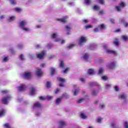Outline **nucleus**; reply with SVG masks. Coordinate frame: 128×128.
<instances>
[{"label":"nucleus","mask_w":128,"mask_h":128,"mask_svg":"<svg viewBox=\"0 0 128 128\" xmlns=\"http://www.w3.org/2000/svg\"><path fill=\"white\" fill-rule=\"evenodd\" d=\"M26 24H28V22L26 20H22L19 23V26L22 30L26 32H30V28L26 26Z\"/></svg>","instance_id":"1"},{"label":"nucleus","mask_w":128,"mask_h":128,"mask_svg":"<svg viewBox=\"0 0 128 128\" xmlns=\"http://www.w3.org/2000/svg\"><path fill=\"white\" fill-rule=\"evenodd\" d=\"M126 4L124 2H120L119 4V6H115V10H117V12H122V10L123 8H124Z\"/></svg>","instance_id":"2"},{"label":"nucleus","mask_w":128,"mask_h":128,"mask_svg":"<svg viewBox=\"0 0 128 128\" xmlns=\"http://www.w3.org/2000/svg\"><path fill=\"white\" fill-rule=\"evenodd\" d=\"M104 28H106V26L104 24H102L99 25L98 28H95L94 30V32H100V30H104Z\"/></svg>","instance_id":"3"},{"label":"nucleus","mask_w":128,"mask_h":128,"mask_svg":"<svg viewBox=\"0 0 128 128\" xmlns=\"http://www.w3.org/2000/svg\"><path fill=\"white\" fill-rule=\"evenodd\" d=\"M22 77L26 80H30L32 78V73L30 72H26L22 74Z\"/></svg>","instance_id":"4"},{"label":"nucleus","mask_w":128,"mask_h":128,"mask_svg":"<svg viewBox=\"0 0 128 128\" xmlns=\"http://www.w3.org/2000/svg\"><path fill=\"white\" fill-rule=\"evenodd\" d=\"M68 98V94H64L61 98H58L56 100V104H60V102H62V98Z\"/></svg>","instance_id":"5"},{"label":"nucleus","mask_w":128,"mask_h":128,"mask_svg":"<svg viewBox=\"0 0 128 128\" xmlns=\"http://www.w3.org/2000/svg\"><path fill=\"white\" fill-rule=\"evenodd\" d=\"M84 42H86V37L82 36L79 40V46H82V44H84Z\"/></svg>","instance_id":"6"},{"label":"nucleus","mask_w":128,"mask_h":128,"mask_svg":"<svg viewBox=\"0 0 128 128\" xmlns=\"http://www.w3.org/2000/svg\"><path fill=\"white\" fill-rule=\"evenodd\" d=\"M39 98L41 100H52V99L54 98V97L52 96H47L46 97L40 96Z\"/></svg>","instance_id":"7"},{"label":"nucleus","mask_w":128,"mask_h":128,"mask_svg":"<svg viewBox=\"0 0 128 128\" xmlns=\"http://www.w3.org/2000/svg\"><path fill=\"white\" fill-rule=\"evenodd\" d=\"M46 52L44 51H42V53L38 54L37 56L40 60H42L46 56Z\"/></svg>","instance_id":"8"},{"label":"nucleus","mask_w":128,"mask_h":128,"mask_svg":"<svg viewBox=\"0 0 128 128\" xmlns=\"http://www.w3.org/2000/svg\"><path fill=\"white\" fill-rule=\"evenodd\" d=\"M58 80L62 82L60 84V86H64V82H66V80L64 78H62L60 77L58 78Z\"/></svg>","instance_id":"9"},{"label":"nucleus","mask_w":128,"mask_h":128,"mask_svg":"<svg viewBox=\"0 0 128 128\" xmlns=\"http://www.w3.org/2000/svg\"><path fill=\"white\" fill-rule=\"evenodd\" d=\"M10 100V97L8 96L6 98H3L2 101L3 104H8V100Z\"/></svg>","instance_id":"10"},{"label":"nucleus","mask_w":128,"mask_h":128,"mask_svg":"<svg viewBox=\"0 0 128 128\" xmlns=\"http://www.w3.org/2000/svg\"><path fill=\"white\" fill-rule=\"evenodd\" d=\"M72 92L74 96H76L78 92V89L76 88V86L74 85V89L72 90Z\"/></svg>","instance_id":"11"},{"label":"nucleus","mask_w":128,"mask_h":128,"mask_svg":"<svg viewBox=\"0 0 128 128\" xmlns=\"http://www.w3.org/2000/svg\"><path fill=\"white\" fill-rule=\"evenodd\" d=\"M36 74L37 76H42V72L40 69L36 70Z\"/></svg>","instance_id":"12"},{"label":"nucleus","mask_w":128,"mask_h":128,"mask_svg":"<svg viewBox=\"0 0 128 128\" xmlns=\"http://www.w3.org/2000/svg\"><path fill=\"white\" fill-rule=\"evenodd\" d=\"M68 16H65L63 18L58 19V20L60 22H63L64 23V22H66V20H68Z\"/></svg>","instance_id":"13"},{"label":"nucleus","mask_w":128,"mask_h":128,"mask_svg":"<svg viewBox=\"0 0 128 128\" xmlns=\"http://www.w3.org/2000/svg\"><path fill=\"white\" fill-rule=\"evenodd\" d=\"M26 88V85L22 84L18 88V90H19V92H22V90H24V88Z\"/></svg>","instance_id":"14"},{"label":"nucleus","mask_w":128,"mask_h":128,"mask_svg":"<svg viewBox=\"0 0 128 128\" xmlns=\"http://www.w3.org/2000/svg\"><path fill=\"white\" fill-rule=\"evenodd\" d=\"M35 92H36V88H31L30 90V95L34 96Z\"/></svg>","instance_id":"15"},{"label":"nucleus","mask_w":128,"mask_h":128,"mask_svg":"<svg viewBox=\"0 0 128 128\" xmlns=\"http://www.w3.org/2000/svg\"><path fill=\"white\" fill-rule=\"evenodd\" d=\"M83 58L84 60H88L90 58V55L88 54H85L83 56Z\"/></svg>","instance_id":"16"},{"label":"nucleus","mask_w":128,"mask_h":128,"mask_svg":"<svg viewBox=\"0 0 128 128\" xmlns=\"http://www.w3.org/2000/svg\"><path fill=\"white\" fill-rule=\"evenodd\" d=\"M119 98L120 100H126V96L124 94H120L119 96Z\"/></svg>","instance_id":"17"},{"label":"nucleus","mask_w":128,"mask_h":128,"mask_svg":"<svg viewBox=\"0 0 128 128\" xmlns=\"http://www.w3.org/2000/svg\"><path fill=\"white\" fill-rule=\"evenodd\" d=\"M107 54H116V52L108 49L106 50Z\"/></svg>","instance_id":"18"},{"label":"nucleus","mask_w":128,"mask_h":128,"mask_svg":"<svg viewBox=\"0 0 128 128\" xmlns=\"http://www.w3.org/2000/svg\"><path fill=\"white\" fill-rule=\"evenodd\" d=\"M40 106H42V104L38 102L35 103L34 106V108H40Z\"/></svg>","instance_id":"19"},{"label":"nucleus","mask_w":128,"mask_h":128,"mask_svg":"<svg viewBox=\"0 0 128 128\" xmlns=\"http://www.w3.org/2000/svg\"><path fill=\"white\" fill-rule=\"evenodd\" d=\"M88 74H94V69H89Z\"/></svg>","instance_id":"20"},{"label":"nucleus","mask_w":128,"mask_h":128,"mask_svg":"<svg viewBox=\"0 0 128 128\" xmlns=\"http://www.w3.org/2000/svg\"><path fill=\"white\" fill-rule=\"evenodd\" d=\"M50 70L52 76H53L54 74H56V69H54V68H50Z\"/></svg>","instance_id":"21"},{"label":"nucleus","mask_w":128,"mask_h":128,"mask_svg":"<svg viewBox=\"0 0 128 128\" xmlns=\"http://www.w3.org/2000/svg\"><path fill=\"white\" fill-rule=\"evenodd\" d=\"M80 118H82L83 120H86V118H88V116H86L84 114L82 113L80 114Z\"/></svg>","instance_id":"22"},{"label":"nucleus","mask_w":128,"mask_h":128,"mask_svg":"<svg viewBox=\"0 0 128 128\" xmlns=\"http://www.w3.org/2000/svg\"><path fill=\"white\" fill-rule=\"evenodd\" d=\"M76 46V44H71L68 46V48H74Z\"/></svg>","instance_id":"23"},{"label":"nucleus","mask_w":128,"mask_h":128,"mask_svg":"<svg viewBox=\"0 0 128 128\" xmlns=\"http://www.w3.org/2000/svg\"><path fill=\"white\" fill-rule=\"evenodd\" d=\"M52 38H58V35L56 33H54L51 35Z\"/></svg>","instance_id":"24"},{"label":"nucleus","mask_w":128,"mask_h":128,"mask_svg":"<svg viewBox=\"0 0 128 128\" xmlns=\"http://www.w3.org/2000/svg\"><path fill=\"white\" fill-rule=\"evenodd\" d=\"M4 114H6V110H2L0 112V118L2 116H4Z\"/></svg>","instance_id":"25"},{"label":"nucleus","mask_w":128,"mask_h":128,"mask_svg":"<svg viewBox=\"0 0 128 128\" xmlns=\"http://www.w3.org/2000/svg\"><path fill=\"white\" fill-rule=\"evenodd\" d=\"M50 86H52V84H50V82H47L46 83V86L47 88H50Z\"/></svg>","instance_id":"26"},{"label":"nucleus","mask_w":128,"mask_h":128,"mask_svg":"<svg viewBox=\"0 0 128 128\" xmlns=\"http://www.w3.org/2000/svg\"><path fill=\"white\" fill-rule=\"evenodd\" d=\"M104 72V68H101L99 69L98 74H102V72Z\"/></svg>","instance_id":"27"},{"label":"nucleus","mask_w":128,"mask_h":128,"mask_svg":"<svg viewBox=\"0 0 128 128\" xmlns=\"http://www.w3.org/2000/svg\"><path fill=\"white\" fill-rule=\"evenodd\" d=\"M10 60V58H8V56L4 57L3 58V62H8V60Z\"/></svg>","instance_id":"28"},{"label":"nucleus","mask_w":128,"mask_h":128,"mask_svg":"<svg viewBox=\"0 0 128 128\" xmlns=\"http://www.w3.org/2000/svg\"><path fill=\"white\" fill-rule=\"evenodd\" d=\"M66 28L68 32H70L72 30V27L68 25L66 26Z\"/></svg>","instance_id":"29"},{"label":"nucleus","mask_w":128,"mask_h":128,"mask_svg":"<svg viewBox=\"0 0 128 128\" xmlns=\"http://www.w3.org/2000/svg\"><path fill=\"white\" fill-rule=\"evenodd\" d=\"M122 38L125 40V42H128V37L126 36H122Z\"/></svg>","instance_id":"30"},{"label":"nucleus","mask_w":128,"mask_h":128,"mask_svg":"<svg viewBox=\"0 0 128 128\" xmlns=\"http://www.w3.org/2000/svg\"><path fill=\"white\" fill-rule=\"evenodd\" d=\"M60 126H66V122L64 121H60Z\"/></svg>","instance_id":"31"},{"label":"nucleus","mask_w":128,"mask_h":128,"mask_svg":"<svg viewBox=\"0 0 128 128\" xmlns=\"http://www.w3.org/2000/svg\"><path fill=\"white\" fill-rule=\"evenodd\" d=\"M118 44H120V41H118V40L116 39L114 41V44H115V46H118Z\"/></svg>","instance_id":"32"},{"label":"nucleus","mask_w":128,"mask_h":128,"mask_svg":"<svg viewBox=\"0 0 128 128\" xmlns=\"http://www.w3.org/2000/svg\"><path fill=\"white\" fill-rule=\"evenodd\" d=\"M15 18H16V17L14 16H12L10 17L8 20L10 22H12V20H14Z\"/></svg>","instance_id":"33"},{"label":"nucleus","mask_w":128,"mask_h":128,"mask_svg":"<svg viewBox=\"0 0 128 128\" xmlns=\"http://www.w3.org/2000/svg\"><path fill=\"white\" fill-rule=\"evenodd\" d=\"M124 126L125 127V128H128V121L124 122Z\"/></svg>","instance_id":"34"},{"label":"nucleus","mask_w":128,"mask_h":128,"mask_svg":"<svg viewBox=\"0 0 128 128\" xmlns=\"http://www.w3.org/2000/svg\"><path fill=\"white\" fill-rule=\"evenodd\" d=\"M96 1L100 4H104V0H96Z\"/></svg>","instance_id":"35"},{"label":"nucleus","mask_w":128,"mask_h":128,"mask_svg":"<svg viewBox=\"0 0 128 128\" xmlns=\"http://www.w3.org/2000/svg\"><path fill=\"white\" fill-rule=\"evenodd\" d=\"M61 41H62V39L60 38H56L54 40V42H60Z\"/></svg>","instance_id":"36"},{"label":"nucleus","mask_w":128,"mask_h":128,"mask_svg":"<svg viewBox=\"0 0 128 128\" xmlns=\"http://www.w3.org/2000/svg\"><path fill=\"white\" fill-rule=\"evenodd\" d=\"M94 10H100V6H94Z\"/></svg>","instance_id":"37"},{"label":"nucleus","mask_w":128,"mask_h":128,"mask_svg":"<svg viewBox=\"0 0 128 128\" xmlns=\"http://www.w3.org/2000/svg\"><path fill=\"white\" fill-rule=\"evenodd\" d=\"M19 58L20 60H26V58H24V55L22 54H21Z\"/></svg>","instance_id":"38"},{"label":"nucleus","mask_w":128,"mask_h":128,"mask_svg":"<svg viewBox=\"0 0 128 128\" xmlns=\"http://www.w3.org/2000/svg\"><path fill=\"white\" fill-rule=\"evenodd\" d=\"M102 46H103L104 48H108V45L104 43L102 44Z\"/></svg>","instance_id":"39"},{"label":"nucleus","mask_w":128,"mask_h":128,"mask_svg":"<svg viewBox=\"0 0 128 128\" xmlns=\"http://www.w3.org/2000/svg\"><path fill=\"white\" fill-rule=\"evenodd\" d=\"M102 118L99 117L98 118L96 122H102Z\"/></svg>","instance_id":"40"},{"label":"nucleus","mask_w":128,"mask_h":128,"mask_svg":"<svg viewBox=\"0 0 128 128\" xmlns=\"http://www.w3.org/2000/svg\"><path fill=\"white\" fill-rule=\"evenodd\" d=\"M16 12H22V9L18 8H15Z\"/></svg>","instance_id":"41"},{"label":"nucleus","mask_w":128,"mask_h":128,"mask_svg":"<svg viewBox=\"0 0 128 128\" xmlns=\"http://www.w3.org/2000/svg\"><path fill=\"white\" fill-rule=\"evenodd\" d=\"M64 61L61 60L60 62V68H64Z\"/></svg>","instance_id":"42"},{"label":"nucleus","mask_w":128,"mask_h":128,"mask_svg":"<svg viewBox=\"0 0 128 128\" xmlns=\"http://www.w3.org/2000/svg\"><path fill=\"white\" fill-rule=\"evenodd\" d=\"M10 2L12 4H16V2L15 0H10Z\"/></svg>","instance_id":"43"},{"label":"nucleus","mask_w":128,"mask_h":128,"mask_svg":"<svg viewBox=\"0 0 128 128\" xmlns=\"http://www.w3.org/2000/svg\"><path fill=\"white\" fill-rule=\"evenodd\" d=\"M116 64V63H114V62H112V63H111L110 64V68H114V65Z\"/></svg>","instance_id":"44"},{"label":"nucleus","mask_w":128,"mask_h":128,"mask_svg":"<svg viewBox=\"0 0 128 128\" xmlns=\"http://www.w3.org/2000/svg\"><path fill=\"white\" fill-rule=\"evenodd\" d=\"M84 2L86 4H90V0H85Z\"/></svg>","instance_id":"45"},{"label":"nucleus","mask_w":128,"mask_h":128,"mask_svg":"<svg viewBox=\"0 0 128 128\" xmlns=\"http://www.w3.org/2000/svg\"><path fill=\"white\" fill-rule=\"evenodd\" d=\"M105 106H105L104 104H100V106H99V108H105Z\"/></svg>","instance_id":"46"},{"label":"nucleus","mask_w":128,"mask_h":128,"mask_svg":"<svg viewBox=\"0 0 128 128\" xmlns=\"http://www.w3.org/2000/svg\"><path fill=\"white\" fill-rule=\"evenodd\" d=\"M102 78L103 80H108V77H106V76H102Z\"/></svg>","instance_id":"47"},{"label":"nucleus","mask_w":128,"mask_h":128,"mask_svg":"<svg viewBox=\"0 0 128 128\" xmlns=\"http://www.w3.org/2000/svg\"><path fill=\"white\" fill-rule=\"evenodd\" d=\"M114 90L116 92H118L120 90V88H118V86H114Z\"/></svg>","instance_id":"48"},{"label":"nucleus","mask_w":128,"mask_h":128,"mask_svg":"<svg viewBox=\"0 0 128 128\" xmlns=\"http://www.w3.org/2000/svg\"><path fill=\"white\" fill-rule=\"evenodd\" d=\"M66 43V40H62L60 42V44H64Z\"/></svg>","instance_id":"49"},{"label":"nucleus","mask_w":128,"mask_h":128,"mask_svg":"<svg viewBox=\"0 0 128 128\" xmlns=\"http://www.w3.org/2000/svg\"><path fill=\"white\" fill-rule=\"evenodd\" d=\"M80 80L82 82H86V80H84V78H80Z\"/></svg>","instance_id":"50"},{"label":"nucleus","mask_w":128,"mask_h":128,"mask_svg":"<svg viewBox=\"0 0 128 128\" xmlns=\"http://www.w3.org/2000/svg\"><path fill=\"white\" fill-rule=\"evenodd\" d=\"M48 48H52V44L49 43L48 44Z\"/></svg>","instance_id":"51"},{"label":"nucleus","mask_w":128,"mask_h":128,"mask_svg":"<svg viewBox=\"0 0 128 128\" xmlns=\"http://www.w3.org/2000/svg\"><path fill=\"white\" fill-rule=\"evenodd\" d=\"M92 28V26L90 25H88L86 26V28L87 30V28Z\"/></svg>","instance_id":"52"},{"label":"nucleus","mask_w":128,"mask_h":128,"mask_svg":"<svg viewBox=\"0 0 128 128\" xmlns=\"http://www.w3.org/2000/svg\"><path fill=\"white\" fill-rule=\"evenodd\" d=\"M84 100L82 98V99H80L78 101V104H81V102H84Z\"/></svg>","instance_id":"53"},{"label":"nucleus","mask_w":128,"mask_h":128,"mask_svg":"<svg viewBox=\"0 0 128 128\" xmlns=\"http://www.w3.org/2000/svg\"><path fill=\"white\" fill-rule=\"evenodd\" d=\"M68 70H70L68 68H66L64 72H63L64 74H66V72H68Z\"/></svg>","instance_id":"54"},{"label":"nucleus","mask_w":128,"mask_h":128,"mask_svg":"<svg viewBox=\"0 0 128 128\" xmlns=\"http://www.w3.org/2000/svg\"><path fill=\"white\" fill-rule=\"evenodd\" d=\"M83 22H84V24H88V20H82Z\"/></svg>","instance_id":"55"},{"label":"nucleus","mask_w":128,"mask_h":128,"mask_svg":"<svg viewBox=\"0 0 128 128\" xmlns=\"http://www.w3.org/2000/svg\"><path fill=\"white\" fill-rule=\"evenodd\" d=\"M8 92V91L7 90L2 91V94H6Z\"/></svg>","instance_id":"56"},{"label":"nucleus","mask_w":128,"mask_h":128,"mask_svg":"<svg viewBox=\"0 0 128 128\" xmlns=\"http://www.w3.org/2000/svg\"><path fill=\"white\" fill-rule=\"evenodd\" d=\"M42 48V46H40V44H37V45H36V48Z\"/></svg>","instance_id":"57"},{"label":"nucleus","mask_w":128,"mask_h":128,"mask_svg":"<svg viewBox=\"0 0 128 128\" xmlns=\"http://www.w3.org/2000/svg\"><path fill=\"white\" fill-rule=\"evenodd\" d=\"M111 86L112 85L110 84H107L106 85V88H110Z\"/></svg>","instance_id":"58"},{"label":"nucleus","mask_w":128,"mask_h":128,"mask_svg":"<svg viewBox=\"0 0 128 128\" xmlns=\"http://www.w3.org/2000/svg\"><path fill=\"white\" fill-rule=\"evenodd\" d=\"M121 22L122 23V24H125V21H124V18H122L121 19Z\"/></svg>","instance_id":"59"},{"label":"nucleus","mask_w":128,"mask_h":128,"mask_svg":"<svg viewBox=\"0 0 128 128\" xmlns=\"http://www.w3.org/2000/svg\"><path fill=\"white\" fill-rule=\"evenodd\" d=\"M110 22H112V24H114V19H110Z\"/></svg>","instance_id":"60"},{"label":"nucleus","mask_w":128,"mask_h":128,"mask_svg":"<svg viewBox=\"0 0 128 128\" xmlns=\"http://www.w3.org/2000/svg\"><path fill=\"white\" fill-rule=\"evenodd\" d=\"M41 68H44L46 66V64H42L40 65Z\"/></svg>","instance_id":"61"},{"label":"nucleus","mask_w":128,"mask_h":128,"mask_svg":"<svg viewBox=\"0 0 128 128\" xmlns=\"http://www.w3.org/2000/svg\"><path fill=\"white\" fill-rule=\"evenodd\" d=\"M58 92H60V90L56 89V90L55 91V94H58Z\"/></svg>","instance_id":"62"},{"label":"nucleus","mask_w":128,"mask_h":128,"mask_svg":"<svg viewBox=\"0 0 128 128\" xmlns=\"http://www.w3.org/2000/svg\"><path fill=\"white\" fill-rule=\"evenodd\" d=\"M99 13L100 14H103L104 11L103 10L100 11Z\"/></svg>","instance_id":"63"},{"label":"nucleus","mask_w":128,"mask_h":128,"mask_svg":"<svg viewBox=\"0 0 128 128\" xmlns=\"http://www.w3.org/2000/svg\"><path fill=\"white\" fill-rule=\"evenodd\" d=\"M124 26H125L126 28L128 27V22L124 24Z\"/></svg>","instance_id":"64"}]
</instances>
